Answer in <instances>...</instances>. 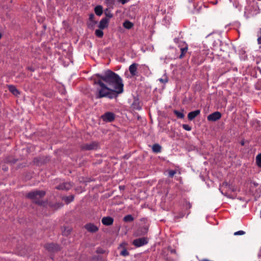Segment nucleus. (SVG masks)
Wrapping results in <instances>:
<instances>
[{"instance_id": "40", "label": "nucleus", "mask_w": 261, "mask_h": 261, "mask_svg": "<svg viewBox=\"0 0 261 261\" xmlns=\"http://www.w3.org/2000/svg\"><path fill=\"white\" fill-rule=\"evenodd\" d=\"M251 185H253L255 187H257L258 185V184L255 182H251Z\"/></svg>"}, {"instance_id": "29", "label": "nucleus", "mask_w": 261, "mask_h": 261, "mask_svg": "<svg viewBox=\"0 0 261 261\" xmlns=\"http://www.w3.org/2000/svg\"><path fill=\"white\" fill-rule=\"evenodd\" d=\"M97 23V22L95 20L90 21L88 24V28H93Z\"/></svg>"}, {"instance_id": "38", "label": "nucleus", "mask_w": 261, "mask_h": 261, "mask_svg": "<svg viewBox=\"0 0 261 261\" xmlns=\"http://www.w3.org/2000/svg\"><path fill=\"white\" fill-rule=\"evenodd\" d=\"M27 69L28 70L31 71H34L35 70L34 68L33 67H28Z\"/></svg>"}, {"instance_id": "22", "label": "nucleus", "mask_w": 261, "mask_h": 261, "mask_svg": "<svg viewBox=\"0 0 261 261\" xmlns=\"http://www.w3.org/2000/svg\"><path fill=\"white\" fill-rule=\"evenodd\" d=\"M173 113L178 118L182 119L185 117V115L182 112H179L177 110H174Z\"/></svg>"}, {"instance_id": "35", "label": "nucleus", "mask_w": 261, "mask_h": 261, "mask_svg": "<svg viewBox=\"0 0 261 261\" xmlns=\"http://www.w3.org/2000/svg\"><path fill=\"white\" fill-rule=\"evenodd\" d=\"M94 15L93 13H91L89 15V21H94Z\"/></svg>"}, {"instance_id": "11", "label": "nucleus", "mask_w": 261, "mask_h": 261, "mask_svg": "<svg viewBox=\"0 0 261 261\" xmlns=\"http://www.w3.org/2000/svg\"><path fill=\"white\" fill-rule=\"evenodd\" d=\"M72 187V185L70 182H66L61 184L56 187L58 190H69Z\"/></svg>"}, {"instance_id": "9", "label": "nucleus", "mask_w": 261, "mask_h": 261, "mask_svg": "<svg viewBox=\"0 0 261 261\" xmlns=\"http://www.w3.org/2000/svg\"><path fill=\"white\" fill-rule=\"evenodd\" d=\"M138 65L137 63H134L129 66V71L131 76H138L137 68Z\"/></svg>"}, {"instance_id": "12", "label": "nucleus", "mask_w": 261, "mask_h": 261, "mask_svg": "<svg viewBox=\"0 0 261 261\" xmlns=\"http://www.w3.org/2000/svg\"><path fill=\"white\" fill-rule=\"evenodd\" d=\"M114 219L110 216L104 217L101 219L102 223L106 226H110L113 224Z\"/></svg>"}, {"instance_id": "8", "label": "nucleus", "mask_w": 261, "mask_h": 261, "mask_svg": "<svg viewBox=\"0 0 261 261\" xmlns=\"http://www.w3.org/2000/svg\"><path fill=\"white\" fill-rule=\"evenodd\" d=\"M45 248L50 252L58 251L60 249V247L59 245L54 243L45 244Z\"/></svg>"}, {"instance_id": "28", "label": "nucleus", "mask_w": 261, "mask_h": 261, "mask_svg": "<svg viewBox=\"0 0 261 261\" xmlns=\"http://www.w3.org/2000/svg\"><path fill=\"white\" fill-rule=\"evenodd\" d=\"M255 89L257 90H261V79L258 80L257 83L255 85Z\"/></svg>"}, {"instance_id": "32", "label": "nucleus", "mask_w": 261, "mask_h": 261, "mask_svg": "<svg viewBox=\"0 0 261 261\" xmlns=\"http://www.w3.org/2000/svg\"><path fill=\"white\" fill-rule=\"evenodd\" d=\"M245 234V232L243 230H239V231H236L234 233V236L244 235Z\"/></svg>"}, {"instance_id": "10", "label": "nucleus", "mask_w": 261, "mask_h": 261, "mask_svg": "<svg viewBox=\"0 0 261 261\" xmlns=\"http://www.w3.org/2000/svg\"><path fill=\"white\" fill-rule=\"evenodd\" d=\"M85 228L90 232H96L98 230V227L91 223L86 224Z\"/></svg>"}, {"instance_id": "47", "label": "nucleus", "mask_w": 261, "mask_h": 261, "mask_svg": "<svg viewBox=\"0 0 261 261\" xmlns=\"http://www.w3.org/2000/svg\"><path fill=\"white\" fill-rule=\"evenodd\" d=\"M146 68H148L147 66H146L145 65H144Z\"/></svg>"}, {"instance_id": "37", "label": "nucleus", "mask_w": 261, "mask_h": 261, "mask_svg": "<svg viewBox=\"0 0 261 261\" xmlns=\"http://www.w3.org/2000/svg\"><path fill=\"white\" fill-rule=\"evenodd\" d=\"M118 1L122 4H125L128 2V0H118Z\"/></svg>"}, {"instance_id": "30", "label": "nucleus", "mask_w": 261, "mask_h": 261, "mask_svg": "<svg viewBox=\"0 0 261 261\" xmlns=\"http://www.w3.org/2000/svg\"><path fill=\"white\" fill-rule=\"evenodd\" d=\"M128 254H129V253L126 249H123L120 252V255L124 256H127L128 255Z\"/></svg>"}, {"instance_id": "45", "label": "nucleus", "mask_w": 261, "mask_h": 261, "mask_svg": "<svg viewBox=\"0 0 261 261\" xmlns=\"http://www.w3.org/2000/svg\"><path fill=\"white\" fill-rule=\"evenodd\" d=\"M2 38V34L0 33V39Z\"/></svg>"}, {"instance_id": "18", "label": "nucleus", "mask_w": 261, "mask_h": 261, "mask_svg": "<svg viewBox=\"0 0 261 261\" xmlns=\"http://www.w3.org/2000/svg\"><path fill=\"white\" fill-rule=\"evenodd\" d=\"M94 11L97 15H101L103 13V9L102 6L100 5H98L96 6L94 8Z\"/></svg>"}, {"instance_id": "34", "label": "nucleus", "mask_w": 261, "mask_h": 261, "mask_svg": "<svg viewBox=\"0 0 261 261\" xmlns=\"http://www.w3.org/2000/svg\"><path fill=\"white\" fill-rule=\"evenodd\" d=\"M159 81L162 83H166L168 82V79L167 77H166L165 79H159Z\"/></svg>"}, {"instance_id": "17", "label": "nucleus", "mask_w": 261, "mask_h": 261, "mask_svg": "<svg viewBox=\"0 0 261 261\" xmlns=\"http://www.w3.org/2000/svg\"><path fill=\"white\" fill-rule=\"evenodd\" d=\"M152 150L154 153H160L161 152L162 147L159 144H154L152 145Z\"/></svg>"}, {"instance_id": "25", "label": "nucleus", "mask_w": 261, "mask_h": 261, "mask_svg": "<svg viewBox=\"0 0 261 261\" xmlns=\"http://www.w3.org/2000/svg\"><path fill=\"white\" fill-rule=\"evenodd\" d=\"M64 200L67 203H69L72 201L74 199V196L73 195H70L69 196L65 197L64 198Z\"/></svg>"}, {"instance_id": "21", "label": "nucleus", "mask_w": 261, "mask_h": 261, "mask_svg": "<svg viewBox=\"0 0 261 261\" xmlns=\"http://www.w3.org/2000/svg\"><path fill=\"white\" fill-rule=\"evenodd\" d=\"M123 221L125 222H131L134 221V218L131 215H127L124 217Z\"/></svg>"}, {"instance_id": "4", "label": "nucleus", "mask_w": 261, "mask_h": 261, "mask_svg": "<svg viewBox=\"0 0 261 261\" xmlns=\"http://www.w3.org/2000/svg\"><path fill=\"white\" fill-rule=\"evenodd\" d=\"M178 46L180 50V54L178 58L179 59H182L185 56L188 51V45L185 42H182L179 43Z\"/></svg>"}, {"instance_id": "33", "label": "nucleus", "mask_w": 261, "mask_h": 261, "mask_svg": "<svg viewBox=\"0 0 261 261\" xmlns=\"http://www.w3.org/2000/svg\"><path fill=\"white\" fill-rule=\"evenodd\" d=\"M107 11H108V9L105 11V15L106 16L108 17V18H112L113 17V14L110 12H107Z\"/></svg>"}, {"instance_id": "36", "label": "nucleus", "mask_w": 261, "mask_h": 261, "mask_svg": "<svg viewBox=\"0 0 261 261\" xmlns=\"http://www.w3.org/2000/svg\"><path fill=\"white\" fill-rule=\"evenodd\" d=\"M70 231H71L70 229L69 228V229H68V230H67V232H66V228H65L63 232V233L64 235H67L70 233Z\"/></svg>"}, {"instance_id": "13", "label": "nucleus", "mask_w": 261, "mask_h": 261, "mask_svg": "<svg viewBox=\"0 0 261 261\" xmlns=\"http://www.w3.org/2000/svg\"><path fill=\"white\" fill-rule=\"evenodd\" d=\"M108 23L109 19L107 18H103L100 21L98 27L101 30H103L108 27Z\"/></svg>"}, {"instance_id": "19", "label": "nucleus", "mask_w": 261, "mask_h": 261, "mask_svg": "<svg viewBox=\"0 0 261 261\" xmlns=\"http://www.w3.org/2000/svg\"><path fill=\"white\" fill-rule=\"evenodd\" d=\"M105 3L109 9H113L115 1V0H105Z\"/></svg>"}, {"instance_id": "6", "label": "nucleus", "mask_w": 261, "mask_h": 261, "mask_svg": "<svg viewBox=\"0 0 261 261\" xmlns=\"http://www.w3.org/2000/svg\"><path fill=\"white\" fill-rule=\"evenodd\" d=\"M115 118V114L112 112H106L101 116V118L106 122H112Z\"/></svg>"}, {"instance_id": "5", "label": "nucleus", "mask_w": 261, "mask_h": 261, "mask_svg": "<svg viewBox=\"0 0 261 261\" xmlns=\"http://www.w3.org/2000/svg\"><path fill=\"white\" fill-rule=\"evenodd\" d=\"M98 142H92L90 143L83 145L82 146V149L87 150H95L98 148Z\"/></svg>"}, {"instance_id": "1", "label": "nucleus", "mask_w": 261, "mask_h": 261, "mask_svg": "<svg viewBox=\"0 0 261 261\" xmlns=\"http://www.w3.org/2000/svg\"><path fill=\"white\" fill-rule=\"evenodd\" d=\"M95 75L98 77L94 81V85H96L94 92L96 99L116 98L123 92V81L118 74L108 69L103 74L97 73Z\"/></svg>"}, {"instance_id": "20", "label": "nucleus", "mask_w": 261, "mask_h": 261, "mask_svg": "<svg viewBox=\"0 0 261 261\" xmlns=\"http://www.w3.org/2000/svg\"><path fill=\"white\" fill-rule=\"evenodd\" d=\"M123 26L126 29H130L134 26V24L129 20H125L123 23Z\"/></svg>"}, {"instance_id": "39", "label": "nucleus", "mask_w": 261, "mask_h": 261, "mask_svg": "<svg viewBox=\"0 0 261 261\" xmlns=\"http://www.w3.org/2000/svg\"><path fill=\"white\" fill-rule=\"evenodd\" d=\"M170 252L172 254H175L176 253V250L174 249H172L170 250Z\"/></svg>"}, {"instance_id": "43", "label": "nucleus", "mask_w": 261, "mask_h": 261, "mask_svg": "<svg viewBox=\"0 0 261 261\" xmlns=\"http://www.w3.org/2000/svg\"><path fill=\"white\" fill-rule=\"evenodd\" d=\"M3 169H4V170H5V171H7V169H8V168H4Z\"/></svg>"}, {"instance_id": "15", "label": "nucleus", "mask_w": 261, "mask_h": 261, "mask_svg": "<svg viewBox=\"0 0 261 261\" xmlns=\"http://www.w3.org/2000/svg\"><path fill=\"white\" fill-rule=\"evenodd\" d=\"M200 113V110H197L194 111L190 112L188 114V118L189 120H193L195 117L199 115Z\"/></svg>"}, {"instance_id": "16", "label": "nucleus", "mask_w": 261, "mask_h": 261, "mask_svg": "<svg viewBox=\"0 0 261 261\" xmlns=\"http://www.w3.org/2000/svg\"><path fill=\"white\" fill-rule=\"evenodd\" d=\"M131 108L134 110L140 111L142 109L140 102L138 100H135L131 105Z\"/></svg>"}, {"instance_id": "23", "label": "nucleus", "mask_w": 261, "mask_h": 261, "mask_svg": "<svg viewBox=\"0 0 261 261\" xmlns=\"http://www.w3.org/2000/svg\"><path fill=\"white\" fill-rule=\"evenodd\" d=\"M95 34L97 37L102 38L103 36L102 30L100 29L96 30Z\"/></svg>"}, {"instance_id": "31", "label": "nucleus", "mask_w": 261, "mask_h": 261, "mask_svg": "<svg viewBox=\"0 0 261 261\" xmlns=\"http://www.w3.org/2000/svg\"><path fill=\"white\" fill-rule=\"evenodd\" d=\"M176 173V170H171L169 171V176L172 177Z\"/></svg>"}, {"instance_id": "26", "label": "nucleus", "mask_w": 261, "mask_h": 261, "mask_svg": "<svg viewBox=\"0 0 261 261\" xmlns=\"http://www.w3.org/2000/svg\"><path fill=\"white\" fill-rule=\"evenodd\" d=\"M256 162L257 166L261 167V153L258 154L256 157Z\"/></svg>"}, {"instance_id": "44", "label": "nucleus", "mask_w": 261, "mask_h": 261, "mask_svg": "<svg viewBox=\"0 0 261 261\" xmlns=\"http://www.w3.org/2000/svg\"><path fill=\"white\" fill-rule=\"evenodd\" d=\"M223 184L227 185V183L226 182H223Z\"/></svg>"}, {"instance_id": "42", "label": "nucleus", "mask_w": 261, "mask_h": 261, "mask_svg": "<svg viewBox=\"0 0 261 261\" xmlns=\"http://www.w3.org/2000/svg\"><path fill=\"white\" fill-rule=\"evenodd\" d=\"M241 144L242 146H243L244 145V141H242L241 142Z\"/></svg>"}, {"instance_id": "7", "label": "nucleus", "mask_w": 261, "mask_h": 261, "mask_svg": "<svg viewBox=\"0 0 261 261\" xmlns=\"http://www.w3.org/2000/svg\"><path fill=\"white\" fill-rule=\"evenodd\" d=\"M222 115L219 112H214L207 116V120L210 121H216L221 118Z\"/></svg>"}, {"instance_id": "24", "label": "nucleus", "mask_w": 261, "mask_h": 261, "mask_svg": "<svg viewBox=\"0 0 261 261\" xmlns=\"http://www.w3.org/2000/svg\"><path fill=\"white\" fill-rule=\"evenodd\" d=\"M201 6H202V4H200V6H199L198 7V8H197V7L194 5H193V10H192V12L193 13H199L200 11V9L201 8Z\"/></svg>"}, {"instance_id": "14", "label": "nucleus", "mask_w": 261, "mask_h": 261, "mask_svg": "<svg viewBox=\"0 0 261 261\" xmlns=\"http://www.w3.org/2000/svg\"><path fill=\"white\" fill-rule=\"evenodd\" d=\"M7 86L9 91L14 95L17 96L20 95V92L15 86L13 85H9Z\"/></svg>"}, {"instance_id": "46", "label": "nucleus", "mask_w": 261, "mask_h": 261, "mask_svg": "<svg viewBox=\"0 0 261 261\" xmlns=\"http://www.w3.org/2000/svg\"><path fill=\"white\" fill-rule=\"evenodd\" d=\"M192 1L193 0H189V2L191 3V2H192Z\"/></svg>"}, {"instance_id": "3", "label": "nucleus", "mask_w": 261, "mask_h": 261, "mask_svg": "<svg viewBox=\"0 0 261 261\" xmlns=\"http://www.w3.org/2000/svg\"><path fill=\"white\" fill-rule=\"evenodd\" d=\"M148 242V240L147 238L143 237L134 240L133 242V245L137 247H139L147 244Z\"/></svg>"}, {"instance_id": "48", "label": "nucleus", "mask_w": 261, "mask_h": 261, "mask_svg": "<svg viewBox=\"0 0 261 261\" xmlns=\"http://www.w3.org/2000/svg\"><path fill=\"white\" fill-rule=\"evenodd\" d=\"M259 251H260V252H261V247H260V250H259Z\"/></svg>"}, {"instance_id": "41", "label": "nucleus", "mask_w": 261, "mask_h": 261, "mask_svg": "<svg viewBox=\"0 0 261 261\" xmlns=\"http://www.w3.org/2000/svg\"><path fill=\"white\" fill-rule=\"evenodd\" d=\"M258 256L259 257L261 258V252L260 251H259L258 254Z\"/></svg>"}, {"instance_id": "27", "label": "nucleus", "mask_w": 261, "mask_h": 261, "mask_svg": "<svg viewBox=\"0 0 261 261\" xmlns=\"http://www.w3.org/2000/svg\"><path fill=\"white\" fill-rule=\"evenodd\" d=\"M182 128L186 130H187V131H190L192 129V127L191 126H190L188 124H183L182 125Z\"/></svg>"}, {"instance_id": "2", "label": "nucleus", "mask_w": 261, "mask_h": 261, "mask_svg": "<svg viewBox=\"0 0 261 261\" xmlns=\"http://www.w3.org/2000/svg\"><path fill=\"white\" fill-rule=\"evenodd\" d=\"M45 195V192L42 190H36L28 193L27 197L31 199L34 202L39 205L42 204V201L40 199Z\"/></svg>"}]
</instances>
